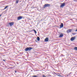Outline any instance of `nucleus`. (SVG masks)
<instances>
[{
	"instance_id": "obj_21",
	"label": "nucleus",
	"mask_w": 77,
	"mask_h": 77,
	"mask_svg": "<svg viewBox=\"0 0 77 77\" xmlns=\"http://www.w3.org/2000/svg\"><path fill=\"white\" fill-rule=\"evenodd\" d=\"M2 15V14H0V17H1V16Z\"/></svg>"
},
{
	"instance_id": "obj_8",
	"label": "nucleus",
	"mask_w": 77,
	"mask_h": 77,
	"mask_svg": "<svg viewBox=\"0 0 77 77\" xmlns=\"http://www.w3.org/2000/svg\"><path fill=\"white\" fill-rule=\"evenodd\" d=\"M63 36V33H61V34H60L59 37L60 38H62Z\"/></svg>"
},
{
	"instance_id": "obj_14",
	"label": "nucleus",
	"mask_w": 77,
	"mask_h": 77,
	"mask_svg": "<svg viewBox=\"0 0 77 77\" xmlns=\"http://www.w3.org/2000/svg\"><path fill=\"white\" fill-rule=\"evenodd\" d=\"M74 50H77V47H75L74 48Z\"/></svg>"
},
{
	"instance_id": "obj_11",
	"label": "nucleus",
	"mask_w": 77,
	"mask_h": 77,
	"mask_svg": "<svg viewBox=\"0 0 77 77\" xmlns=\"http://www.w3.org/2000/svg\"><path fill=\"white\" fill-rule=\"evenodd\" d=\"M18 2H19V0H16V3H17V4H18Z\"/></svg>"
},
{
	"instance_id": "obj_5",
	"label": "nucleus",
	"mask_w": 77,
	"mask_h": 77,
	"mask_svg": "<svg viewBox=\"0 0 77 77\" xmlns=\"http://www.w3.org/2000/svg\"><path fill=\"white\" fill-rule=\"evenodd\" d=\"M75 37H72L71 38V40L72 41H74V40H75Z\"/></svg>"
},
{
	"instance_id": "obj_9",
	"label": "nucleus",
	"mask_w": 77,
	"mask_h": 77,
	"mask_svg": "<svg viewBox=\"0 0 77 77\" xmlns=\"http://www.w3.org/2000/svg\"><path fill=\"white\" fill-rule=\"evenodd\" d=\"M71 31H72V30L69 29L67 30V32L68 33H70L71 32Z\"/></svg>"
},
{
	"instance_id": "obj_15",
	"label": "nucleus",
	"mask_w": 77,
	"mask_h": 77,
	"mask_svg": "<svg viewBox=\"0 0 77 77\" xmlns=\"http://www.w3.org/2000/svg\"><path fill=\"white\" fill-rule=\"evenodd\" d=\"M33 31L35 32V33H36V31L35 30H34Z\"/></svg>"
},
{
	"instance_id": "obj_18",
	"label": "nucleus",
	"mask_w": 77,
	"mask_h": 77,
	"mask_svg": "<svg viewBox=\"0 0 77 77\" xmlns=\"http://www.w3.org/2000/svg\"><path fill=\"white\" fill-rule=\"evenodd\" d=\"M42 77H46L45 76V75H42Z\"/></svg>"
},
{
	"instance_id": "obj_20",
	"label": "nucleus",
	"mask_w": 77,
	"mask_h": 77,
	"mask_svg": "<svg viewBox=\"0 0 77 77\" xmlns=\"http://www.w3.org/2000/svg\"><path fill=\"white\" fill-rule=\"evenodd\" d=\"M3 61L5 62V61H6V60H3Z\"/></svg>"
},
{
	"instance_id": "obj_1",
	"label": "nucleus",
	"mask_w": 77,
	"mask_h": 77,
	"mask_svg": "<svg viewBox=\"0 0 77 77\" xmlns=\"http://www.w3.org/2000/svg\"><path fill=\"white\" fill-rule=\"evenodd\" d=\"M32 48L31 47H28L25 48V51H31L32 49Z\"/></svg>"
},
{
	"instance_id": "obj_7",
	"label": "nucleus",
	"mask_w": 77,
	"mask_h": 77,
	"mask_svg": "<svg viewBox=\"0 0 77 77\" xmlns=\"http://www.w3.org/2000/svg\"><path fill=\"white\" fill-rule=\"evenodd\" d=\"M45 42H48V38H47L45 39Z\"/></svg>"
},
{
	"instance_id": "obj_19",
	"label": "nucleus",
	"mask_w": 77,
	"mask_h": 77,
	"mask_svg": "<svg viewBox=\"0 0 77 77\" xmlns=\"http://www.w3.org/2000/svg\"><path fill=\"white\" fill-rule=\"evenodd\" d=\"M71 74V72H70L69 73V75H70Z\"/></svg>"
},
{
	"instance_id": "obj_17",
	"label": "nucleus",
	"mask_w": 77,
	"mask_h": 77,
	"mask_svg": "<svg viewBox=\"0 0 77 77\" xmlns=\"http://www.w3.org/2000/svg\"><path fill=\"white\" fill-rule=\"evenodd\" d=\"M8 6H6L4 8V9H6V8H8Z\"/></svg>"
},
{
	"instance_id": "obj_25",
	"label": "nucleus",
	"mask_w": 77,
	"mask_h": 77,
	"mask_svg": "<svg viewBox=\"0 0 77 77\" xmlns=\"http://www.w3.org/2000/svg\"><path fill=\"white\" fill-rule=\"evenodd\" d=\"M67 77H68V75H67Z\"/></svg>"
},
{
	"instance_id": "obj_22",
	"label": "nucleus",
	"mask_w": 77,
	"mask_h": 77,
	"mask_svg": "<svg viewBox=\"0 0 77 77\" xmlns=\"http://www.w3.org/2000/svg\"><path fill=\"white\" fill-rule=\"evenodd\" d=\"M35 7H34V8H32V7H31V8H32V9L33 8H35Z\"/></svg>"
},
{
	"instance_id": "obj_10",
	"label": "nucleus",
	"mask_w": 77,
	"mask_h": 77,
	"mask_svg": "<svg viewBox=\"0 0 77 77\" xmlns=\"http://www.w3.org/2000/svg\"><path fill=\"white\" fill-rule=\"evenodd\" d=\"M60 26V28H62V27H63V23H61Z\"/></svg>"
},
{
	"instance_id": "obj_6",
	"label": "nucleus",
	"mask_w": 77,
	"mask_h": 77,
	"mask_svg": "<svg viewBox=\"0 0 77 77\" xmlns=\"http://www.w3.org/2000/svg\"><path fill=\"white\" fill-rule=\"evenodd\" d=\"M63 6H65V3L62 4L60 6V8H63Z\"/></svg>"
},
{
	"instance_id": "obj_3",
	"label": "nucleus",
	"mask_w": 77,
	"mask_h": 77,
	"mask_svg": "<svg viewBox=\"0 0 77 77\" xmlns=\"http://www.w3.org/2000/svg\"><path fill=\"white\" fill-rule=\"evenodd\" d=\"M23 19V17L22 16H19L17 18V20H21V19Z\"/></svg>"
},
{
	"instance_id": "obj_16",
	"label": "nucleus",
	"mask_w": 77,
	"mask_h": 77,
	"mask_svg": "<svg viewBox=\"0 0 77 77\" xmlns=\"http://www.w3.org/2000/svg\"><path fill=\"white\" fill-rule=\"evenodd\" d=\"M32 77H38V76L34 75H32Z\"/></svg>"
},
{
	"instance_id": "obj_4",
	"label": "nucleus",
	"mask_w": 77,
	"mask_h": 77,
	"mask_svg": "<svg viewBox=\"0 0 77 77\" xmlns=\"http://www.w3.org/2000/svg\"><path fill=\"white\" fill-rule=\"evenodd\" d=\"M14 23L13 22H12L10 23H9V24L10 25V26H13V25H14Z\"/></svg>"
},
{
	"instance_id": "obj_12",
	"label": "nucleus",
	"mask_w": 77,
	"mask_h": 77,
	"mask_svg": "<svg viewBox=\"0 0 77 77\" xmlns=\"http://www.w3.org/2000/svg\"><path fill=\"white\" fill-rule=\"evenodd\" d=\"M37 38L38 41H40V38H39V37H38Z\"/></svg>"
},
{
	"instance_id": "obj_13",
	"label": "nucleus",
	"mask_w": 77,
	"mask_h": 77,
	"mask_svg": "<svg viewBox=\"0 0 77 77\" xmlns=\"http://www.w3.org/2000/svg\"><path fill=\"white\" fill-rule=\"evenodd\" d=\"M58 76H59V77H62V75H58V74H56Z\"/></svg>"
},
{
	"instance_id": "obj_24",
	"label": "nucleus",
	"mask_w": 77,
	"mask_h": 77,
	"mask_svg": "<svg viewBox=\"0 0 77 77\" xmlns=\"http://www.w3.org/2000/svg\"><path fill=\"white\" fill-rule=\"evenodd\" d=\"M72 34H73V35H74V34L73 33Z\"/></svg>"
},
{
	"instance_id": "obj_23",
	"label": "nucleus",
	"mask_w": 77,
	"mask_h": 77,
	"mask_svg": "<svg viewBox=\"0 0 77 77\" xmlns=\"http://www.w3.org/2000/svg\"><path fill=\"white\" fill-rule=\"evenodd\" d=\"M15 73H16V72H17V71H15Z\"/></svg>"
},
{
	"instance_id": "obj_2",
	"label": "nucleus",
	"mask_w": 77,
	"mask_h": 77,
	"mask_svg": "<svg viewBox=\"0 0 77 77\" xmlns=\"http://www.w3.org/2000/svg\"><path fill=\"white\" fill-rule=\"evenodd\" d=\"M50 4H47L44 5L43 7V8H45L46 7H50Z\"/></svg>"
}]
</instances>
